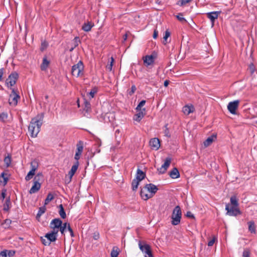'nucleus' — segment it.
<instances>
[{"instance_id": "f257e3e1", "label": "nucleus", "mask_w": 257, "mask_h": 257, "mask_svg": "<svg viewBox=\"0 0 257 257\" xmlns=\"http://www.w3.org/2000/svg\"><path fill=\"white\" fill-rule=\"evenodd\" d=\"M43 113L39 114L36 117L32 118L28 127L29 132L32 137H36L40 132L43 124Z\"/></svg>"}, {"instance_id": "f03ea898", "label": "nucleus", "mask_w": 257, "mask_h": 257, "mask_svg": "<svg viewBox=\"0 0 257 257\" xmlns=\"http://www.w3.org/2000/svg\"><path fill=\"white\" fill-rule=\"evenodd\" d=\"M158 190V188L155 185L152 183L147 184L144 189H141L140 195L143 199L147 200L153 197Z\"/></svg>"}, {"instance_id": "7ed1b4c3", "label": "nucleus", "mask_w": 257, "mask_h": 257, "mask_svg": "<svg viewBox=\"0 0 257 257\" xmlns=\"http://www.w3.org/2000/svg\"><path fill=\"white\" fill-rule=\"evenodd\" d=\"M42 173H38L34 177L33 180V185L29 190L30 194H33L37 192L41 188V183L39 182L43 178Z\"/></svg>"}, {"instance_id": "20e7f679", "label": "nucleus", "mask_w": 257, "mask_h": 257, "mask_svg": "<svg viewBox=\"0 0 257 257\" xmlns=\"http://www.w3.org/2000/svg\"><path fill=\"white\" fill-rule=\"evenodd\" d=\"M182 217V212L179 206H176L172 212L171 216V223L173 225H177L180 223Z\"/></svg>"}, {"instance_id": "39448f33", "label": "nucleus", "mask_w": 257, "mask_h": 257, "mask_svg": "<svg viewBox=\"0 0 257 257\" xmlns=\"http://www.w3.org/2000/svg\"><path fill=\"white\" fill-rule=\"evenodd\" d=\"M84 65L81 61L72 67L71 74L77 77L83 75Z\"/></svg>"}, {"instance_id": "423d86ee", "label": "nucleus", "mask_w": 257, "mask_h": 257, "mask_svg": "<svg viewBox=\"0 0 257 257\" xmlns=\"http://www.w3.org/2000/svg\"><path fill=\"white\" fill-rule=\"evenodd\" d=\"M139 246L141 250L145 253V257H154L150 245L139 241Z\"/></svg>"}, {"instance_id": "0eeeda50", "label": "nucleus", "mask_w": 257, "mask_h": 257, "mask_svg": "<svg viewBox=\"0 0 257 257\" xmlns=\"http://www.w3.org/2000/svg\"><path fill=\"white\" fill-rule=\"evenodd\" d=\"M225 210L227 211L226 214L229 216H237L240 214L241 212L237 207H230L229 204H226L225 205Z\"/></svg>"}, {"instance_id": "6e6552de", "label": "nucleus", "mask_w": 257, "mask_h": 257, "mask_svg": "<svg viewBox=\"0 0 257 257\" xmlns=\"http://www.w3.org/2000/svg\"><path fill=\"white\" fill-rule=\"evenodd\" d=\"M18 77L19 75L17 72H14L12 73L6 80V84H7L8 86L9 85L10 86H14L16 84Z\"/></svg>"}, {"instance_id": "1a4fd4ad", "label": "nucleus", "mask_w": 257, "mask_h": 257, "mask_svg": "<svg viewBox=\"0 0 257 257\" xmlns=\"http://www.w3.org/2000/svg\"><path fill=\"white\" fill-rule=\"evenodd\" d=\"M20 98V96L17 93L14 89H12V93L10 94L9 103L11 105L16 106L18 104V100Z\"/></svg>"}, {"instance_id": "9d476101", "label": "nucleus", "mask_w": 257, "mask_h": 257, "mask_svg": "<svg viewBox=\"0 0 257 257\" xmlns=\"http://www.w3.org/2000/svg\"><path fill=\"white\" fill-rule=\"evenodd\" d=\"M239 100H236L230 102L227 105V109L232 114H236V110L238 107Z\"/></svg>"}, {"instance_id": "9b49d317", "label": "nucleus", "mask_w": 257, "mask_h": 257, "mask_svg": "<svg viewBox=\"0 0 257 257\" xmlns=\"http://www.w3.org/2000/svg\"><path fill=\"white\" fill-rule=\"evenodd\" d=\"M171 162V159L169 157L165 159L164 163L162 165V166L158 169V171H159L160 174H164L166 172L168 168L169 167Z\"/></svg>"}, {"instance_id": "f8f14e48", "label": "nucleus", "mask_w": 257, "mask_h": 257, "mask_svg": "<svg viewBox=\"0 0 257 257\" xmlns=\"http://www.w3.org/2000/svg\"><path fill=\"white\" fill-rule=\"evenodd\" d=\"M221 13V11H214L206 14L207 18L210 20L212 23V26L214 25L215 20L218 18Z\"/></svg>"}, {"instance_id": "ddd939ff", "label": "nucleus", "mask_w": 257, "mask_h": 257, "mask_svg": "<svg viewBox=\"0 0 257 257\" xmlns=\"http://www.w3.org/2000/svg\"><path fill=\"white\" fill-rule=\"evenodd\" d=\"M150 145L152 149L157 150L160 147V141L158 138L152 139L150 141Z\"/></svg>"}, {"instance_id": "4468645a", "label": "nucleus", "mask_w": 257, "mask_h": 257, "mask_svg": "<svg viewBox=\"0 0 257 257\" xmlns=\"http://www.w3.org/2000/svg\"><path fill=\"white\" fill-rule=\"evenodd\" d=\"M62 221L60 218H55L53 219L50 224V228H59L62 224Z\"/></svg>"}, {"instance_id": "2eb2a0df", "label": "nucleus", "mask_w": 257, "mask_h": 257, "mask_svg": "<svg viewBox=\"0 0 257 257\" xmlns=\"http://www.w3.org/2000/svg\"><path fill=\"white\" fill-rule=\"evenodd\" d=\"M146 114V109L143 108L142 110L139 112L135 115L134 119L138 122H140Z\"/></svg>"}, {"instance_id": "dca6fc26", "label": "nucleus", "mask_w": 257, "mask_h": 257, "mask_svg": "<svg viewBox=\"0 0 257 257\" xmlns=\"http://www.w3.org/2000/svg\"><path fill=\"white\" fill-rule=\"evenodd\" d=\"M45 237L47 238V239L48 240L49 242H54L56 241L57 239V236L56 235V233L54 232H48L46 233L45 235Z\"/></svg>"}, {"instance_id": "f3484780", "label": "nucleus", "mask_w": 257, "mask_h": 257, "mask_svg": "<svg viewBox=\"0 0 257 257\" xmlns=\"http://www.w3.org/2000/svg\"><path fill=\"white\" fill-rule=\"evenodd\" d=\"M79 166V162L76 161L74 165L72 166L71 170L68 172V176L72 177L76 172Z\"/></svg>"}, {"instance_id": "a211bd4d", "label": "nucleus", "mask_w": 257, "mask_h": 257, "mask_svg": "<svg viewBox=\"0 0 257 257\" xmlns=\"http://www.w3.org/2000/svg\"><path fill=\"white\" fill-rule=\"evenodd\" d=\"M194 110V106L191 105L190 106H189L188 105H186L184 106L182 108V111L185 114L188 115L190 113L193 112Z\"/></svg>"}, {"instance_id": "6ab92c4d", "label": "nucleus", "mask_w": 257, "mask_h": 257, "mask_svg": "<svg viewBox=\"0 0 257 257\" xmlns=\"http://www.w3.org/2000/svg\"><path fill=\"white\" fill-rule=\"evenodd\" d=\"M170 177L172 179H177L180 177V173L177 168H174L169 173Z\"/></svg>"}, {"instance_id": "aec40b11", "label": "nucleus", "mask_w": 257, "mask_h": 257, "mask_svg": "<svg viewBox=\"0 0 257 257\" xmlns=\"http://www.w3.org/2000/svg\"><path fill=\"white\" fill-rule=\"evenodd\" d=\"M146 177V174L145 172H144L142 170H141L140 169H138L136 175V178L138 180L141 181L142 180H143Z\"/></svg>"}, {"instance_id": "412c9836", "label": "nucleus", "mask_w": 257, "mask_h": 257, "mask_svg": "<svg viewBox=\"0 0 257 257\" xmlns=\"http://www.w3.org/2000/svg\"><path fill=\"white\" fill-rule=\"evenodd\" d=\"M144 62L147 66L150 65L154 63V57L152 55H147L144 59Z\"/></svg>"}, {"instance_id": "4be33fe9", "label": "nucleus", "mask_w": 257, "mask_h": 257, "mask_svg": "<svg viewBox=\"0 0 257 257\" xmlns=\"http://www.w3.org/2000/svg\"><path fill=\"white\" fill-rule=\"evenodd\" d=\"M248 230L251 233H256V226L253 221H250L247 222Z\"/></svg>"}, {"instance_id": "5701e85b", "label": "nucleus", "mask_w": 257, "mask_h": 257, "mask_svg": "<svg viewBox=\"0 0 257 257\" xmlns=\"http://www.w3.org/2000/svg\"><path fill=\"white\" fill-rule=\"evenodd\" d=\"M50 64V61H48L46 57H45L43 59L42 63L41 65V69L42 71L46 70L48 68L49 65Z\"/></svg>"}, {"instance_id": "b1692460", "label": "nucleus", "mask_w": 257, "mask_h": 257, "mask_svg": "<svg viewBox=\"0 0 257 257\" xmlns=\"http://www.w3.org/2000/svg\"><path fill=\"white\" fill-rule=\"evenodd\" d=\"M93 24L91 22H88L84 23L82 27V29L85 32H89L91 30Z\"/></svg>"}, {"instance_id": "393cba45", "label": "nucleus", "mask_w": 257, "mask_h": 257, "mask_svg": "<svg viewBox=\"0 0 257 257\" xmlns=\"http://www.w3.org/2000/svg\"><path fill=\"white\" fill-rule=\"evenodd\" d=\"M11 202L10 200V197H9L8 198H6V201L5 203L4 204V208L3 210L5 211H8L11 208Z\"/></svg>"}, {"instance_id": "a878e982", "label": "nucleus", "mask_w": 257, "mask_h": 257, "mask_svg": "<svg viewBox=\"0 0 257 257\" xmlns=\"http://www.w3.org/2000/svg\"><path fill=\"white\" fill-rule=\"evenodd\" d=\"M214 138H216L215 135H212L209 137L204 142V145L205 147H208L210 146L213 141Z\"/></svg>"}, {"instance_id": "bb28decb", "label": "nucleus", "mask_w": 257, "mask_h": 257, "mask_svg": "<svg viewBox=\"0 0 257 257\" xmlns=\"http://www.w3.org/2000/svg\"><path fill=\"white\" fill-rule=\"evenodd\" d=\"M77 149H76V153H78V154L81 155L83 150V142L80 141L77 143Z\"/></svg>"}, {"instance_id": "cd10ccee", "label": "nucleus", "mask_w": 257, "mask_h": 257, "mask_svg": "<svg viewBox=\"0 0 257 257\" xmlns=\"http://www.w3.org/2000/svg\"><path fill=\"white\" fill-rule=\"evenodd\" d=\"M58 208L59 209V214L61 217L63 219H65L66 217V214L65 211L64 210L63 206L62 204H60L58 206Z\"/></svg>"}, {"instance_id": "c85d7f7f", "label": "nucleus", "mask_w": 257, "mask_h": 257, "mask_svg": "<svg viewBox=\"0 0 257 257\" xmlns=\"http://www.w3.org/2000/svg\"><path fill=\"white\" fill-rule=\"evenodd\" d=\"M170 35H171L170 32L168 30H167L165 31V35H164V36L163 37V43L164 45H166V44H167V43H169L170 42V40H169V41H168V39L169 38V37H170Z\"/></svg>"}, {"instance_id": "c756f323", "label": "nucleus", "mask_w": 257, "mask_h": 257, "mask_svg": "<svg viewBox=\"0 0 257 257\" xmlns=\"http://www.w3.org/2000/svg\"><path fill=\"white\" fill-rule=\"evenodd\" d=\"M140 181L136 179H134L133 180L132 182V188L133 191H136L138 189V186L140 184Z\"/></svg>"}, {"instance_id": "7c9ffc66", "label": "nucleus", "mask_w": 257, "mask_h": 257, "mask_svg": "<svg viewBox=\"0 0 257 257\" xmlns=\"http://www.w3.org/2000/svg\"><path fill=\"white\" fill-rule=\"evenodd\" d=\"M46 210V208L45 206V205L40 207L39 209L38 212L37 214V215H36L37 219H38L39 218H40L41 217V216L43 213H44L45 212Z\"/></svg>"}, {"instance_id": "2f4dec72", "label": "nucleus", "mask_w": 257, "mask_h": 257, "mask_svg": "<svg viewBox=\"0 0 257 257\" xmlns=\"http://www.w3.org/2000/svg\"><path fill=\"white\" fill-rule=\"evenodd\" d=\"M230 203H231V204L232 205V206H234V207H238V200L235 196H232L231 197Z\"/></svg>"}, {"instance_id": "473e14b6", "label": "nucleus", "mask_w": 257, "mask_h": 257, "mask_svg": "<svg viewBox=\"0 0 257 257\" xmlns=\"http://www.w3.org/2000/svg\"><path fill=\"white\" fill-rule=\"evenodd\" d=\"M2 178H3L4 180V181H3L4 185H6L8 181V180H9V178L7 177V174H6L4 172H2L0 176V181L1 182H2V181L1 180Z\"/></svg>"}, {"instance_id": "72a5a7b5", "label": "nucleus", "mask_w": 257, "mask_h": 257, "mask_svg": "<svg viewBox=\"0 0 257 257\" xmlns=\"http://www.w3.org/2000/svg\"><path fill=\"white\" fill-rule=\"evenodd\" d=\"M119 254L118 248L116 246H114L111 251L110 256L111 257H117Z\"/></svg>"}, {"instance_id": "f704fd0d", "label": "nucleus", "mask_w": 257, "mask_h": 257, "mask_svg": "<svg viewBox=\"0 0 257 257\" xmlns=\"http://www.w3.org/2000/svg\"><path fill=\"white\" fill-rule=\"evenodd\" d=\"M12 223V220L10 219H6L5 220L4 222L2 224L3 225L4 228L5 229L10 228L11 226V224Z\"/></svg>"}, {"instance_id": "c9c22d12", "label": "nucleus", "mask_w": 257, "mask_h": 257, "mask_svg": "<svg viewBox=\"0 0 257 257\" xmlns=\"http://www.w3.org/2000/svg\"><path fill=\"white\" fill-rule=\"evenodd\" d=\"M53 199V195L51 193H49L47 195L46 198L45 200L44 205L45 206L46 205H47Z\"/></svg>"}, {"instance_id": "e433bc0d", "label": "nucleus", "mask_w": 257, "mask_h": 257, "mask_svg": "<svg viewBox=\"0 0 257 257\" xmlns=\"http://www.w3.org/2000/svg\"><path fill=\"white\" fill-rule=\"evenodd\" d=\"M84 110L86 112H88L91 110V104L89 102L85 100L84 101Z\"/></svg>"}, {"instance_id": "4c0bfd02", "label": "nucleus", "mask_w": 257, "mask_h": 257, "mask_svg": "<svg viewBox=\"0 0 257 257\" xmlns=\"http://www.w3.org/2000/svg\"><path fill=\"white\" fill-rule=\"evenodd\" d=\"M8 115L7 113L3 112L0 114V120L3 122H5L8 118Z\"/></svg>"}, {"instance_id": "58836bf2", "label": "nucleus", "mask_w": 257, "mask_h": 257, "mask_svg": "<svg viewBox=\"0 0 257 257\" xmlns=\"http://www.w3.org/2000/svg\"><path fill=\"white\" fill-rule=\"evenodd\" d=\"M48 43L46 41L41 42L40 50L41 51H44L48 47Z\"/></svg>"}, {"instance_id": "ea45409f", "label": "nucleus", "mask_w": 257, "mask_h": 257, "mask_svg": "<svg viewBox=\"0 0 257 257\" xmlns=\"http://www.w3.org/2000/svg\"><path fill=\"white\" fill-rule=\"evenodd\" d=\"M35 175V173H34L33 172L31 171V170L29 172V173H28V174L27 175V176H26L25 177V180L27 181H29L30 180H31L33 176Z\"/></svg>"}, {"instance_id": "a19ab883", "label": "nucleus", "mask_w": 257, "mask_h": 257, "mask_svg": "<svg viewBox=\"0 0 257 257\" xmlns=\"http://www.w3.org/2000/svg\"><path fill=\"white\" fill-rule=\"evenodd\" d=\"M98 90V88L97 87H93L90 92L89 93V95L91 96V98H93L94 96V94L97 93Z\"/></svg>"}, {"instance_id": "79ce46f5", "label": "nucleus", "mask_w": 257, "mask_h": 257, "mask_svg": "<svg viewBox=\"0 0 257 257\" xmlns=\"http://www.w3.org/2000/svg\"><path fill=\"white\" fill-rule=\"evenodd\" d=\"M31 171L35 173L36 170L37 169L38 165L36 162H32L31 163Z\"/></svg>"}, {"instance_id": "37998d69", "label": "nucleus", "mask_w": 257, "mask_h": 257, "mask_svg": "<svg viewBox=\"0 0 257 257\" xmlns=\"http://www.w3.org/2000/svg\"><path fill=\"white\" fill-rule=\"evenodd\" d=\"M255 70V66L253 63L249 64L248 66V70L251 75L253 74Z\"/></svg>"}, {"instance_id": "c03bdc74", "label": "nucleus", "mask_w": 257, "mask_h": 257, "mask_svg": "<svg viewBox=\"0 0 257 257\" xmlns=\"http://www.w3.org/2000/svg\"><path fill=\"white\" fill-rule=\"evenodd\" d=\"M81 43V41L78 37H75L73 39V44L74 47L78 46L79 44Z\"/></svg>"}, {"instance_id": "a18cd8bd", "label": "nucleus", "mask_w": 257, "mask_h": 257, "mask_svg": "<svg viewBox=\"0 0 257 257\" xmlns=\"http://www.w3.org/2000/svg\"><path fill=\"white\" fill-rule=\"evenodd\" d=\"M168 124H166L165 126V129L164 131V134L165 136L170 138L171 137V135L170 134L168 128L167 127Z\"/></svg>"}, {"instance_id": "49530a36", "label": "nucleus", "mask_w": 257, "mask_h": 257, "mask_svg": "<svg viewBox=\"0 0 257 257\" xmlns=\"http://www.w3.org/2000/svg\"><path fill=\"white\" fill-rule=\"evenodd\" d=\"M177 19L180 21L181 22H186V20L183 17V14L180 13L178 15L176 16Z\"/></svg>"}, {"instance_id": "de8ad7c7", "label": "nucleus", "mask_w": 257, "mask_h": 257, "mask_svg": "<svg viewBox=\"0 0 257 257\" xmlns=\"http://www.w3.org/2000/svg\"><path fill=\"white\" fill-rule=\"evenodd\" d=\"M250 253L249 250L246 248L244 250L242 253V256L243 257H250Z\"/></svg>"}, {"instance_id": "09e8293b", "label": "nucleus", "mask_w": 257, "mask_h": 257, "mask_svg": "<svg viewBox=\"0 0 257 257\" xmlns=\"http://www.w3.org/2000/svg\"><path fill=\"white\" fill-rule=\"evenodd\" d=\"M192 0H181L178 2L177 4L181 6H182L183 5H185L187 3H189Z\"/></svg>"}, {"instance_id": "8fccbe9b", "label": "nucleus", "mask_w": 257, "mask_h": 257, "mask_svg": "<svg viewBox=\"0 0 257 257\" xmlns=\"http://www.w3.org/2000/svg\"><path fill=\"white\" fill-rule=\"evenodd\" d=\"M4 162L7 166H9L11 163V157L9 156L5 157L4 159Z\"/></svg>"}, {"instance_id": "3c124183", "label": "nucleus", "mask_w": 257, "mask_h": 257, "mask_svg": "<svg viewBox=\"0 0 257 257\" xmlns=\"http://www.w3.org/2000/svg\"><path fill=\"white\" fill-rule=\"evenodd\" d=\"M136 89L137 88L136 86L135 85H132L131 87V91L128 92V94L131 96L134 93Z\"/></svg>"}, {"instance_id": "603ef678", "label": "nucleus", "mask_w": 257, "mask_h": 257, "mask_svg": "<svg viewBox=\"0 0 257 257\" xmlns=\"http://www.w3.org/2000/svg\"><path fill=\"white\" fill-rule=\"evenodd\" d=\"M67 229H68V230L70 232L71 236L74 237V232H73L72 229L70 227L69 223L68 224Z\"/></svg>"}, {"instance_id": "864d4df0", "label": "nucleus", "mask_w": 257, "mask_h": 257, "mask_svg": "<svg viewBox=\"0 0 257 257\" xmlns=\"http://www.w3.org/2000/svg\"><path fill=\"white\" fill-rule=\"evenodd\" d=\"M93 238L94 240H98L99 238V233L98 232H95L93 234Z\"/></svg>"}, {"instance_id": "5fc2aeb1", "label": "nucleus", "mask_w": 257, "mask_h": 257, "mask_svg": "<svg viewBox=\"0 0 257 257\" xmlns=\"http://www.w3.org/2000/svg\"><path fill=\"white\" fill-rule=\"evenodd\" d=\"M41 241L45 245H49L50 244V242H49L48 240L47 241L45 238H41Z\"/></svg>"}, {"instance_id": "6e6d98bb", "label": "nucleus", "mask_w": 257, "mask_h": 257, "mask_svg": "<svg viewBox=\"0 0 257 257\" xmlns=\"http://www.w3.org/2000/svg\"><path fill=\"white\" fill-rule=\"evenodd\" d=\"M7 250H4L0 252V256L2 257H7Z\"/></svg>"}, {"instance_id": "4d7b16f0", "label": "nucleus", "mask_w": 257, "mask_h": 257, "mask_svg": "<svg viewBox=\"0 0 257 257\" xmlns=\"http://www.w3.org/2000/svg\"><path fill=\"white\" fill-rule=\"evenodd\" d=\"M111 61L110 62V65H108L107 66V69H108L109 71H111V70H112V64H113V62L114 61V59H113V57H111Z\"/></svg>"}, {"instance_id": "13d9d810", "label": "nucleus", "mask_w": 257, "mask_h": 257, "mask_svg": "<svg viewBox=\"0 0 257 257\" xmlns=\"http://www.w3.org/2000/svg\"><path fill=\"white\" fill-rule=\"evenodd\" d=\"M186 216L189 218H195L194 215L190 211H187Z\"/></svg>"}, {"instance_id": "bf43d9fd", "label": "nucleus", "mask_w": 257, "mask_h": 257, "mask_svg": "<svg viewBox=\"0 0 257 257\" xmlns=\"http://www.w3.org/2000/svg\"><path fill=\"white\" fill-rule=\"evenodd\" d=\"M72 177H70L69 176H68V177L67 176H66L65 177V183L66 184H69V183H70L71 181V180H72Z\"/></svg>"}, {"instance_id": "052dcab7", "label": "nucleus", "mask_w": 257, "mask_h": 257, "mask_svg": "<svg viewBox=\"0 0 257 257\" xmlns=\"http://www.w3.org/2000/svg\"><path fill=\"white\" fill-rule=\"evenodd\" d=\"M215 238L214 237L212 239H211L208 242V245L209 246H212L213 244L215 242Z\"/></svg>"}, {"instance_id": "680f3d73", "label": "nucleus", "mask_w": 257, "mask_h": 257, "mask_svg": "<svg viewBox=\"0 0 257 257\" xmlns=\"http://www.w3.org/2000/svg\"><path fill=\"white\" fill-rule=\"evenodd\" d=\"M8 252L7 253V255L9 256V257H12L13 256V255H14V254H15V251H14V250H9L8 251Z\"/></svg>"}, {"instance_id": "e2e57ef3", "label": "nucleus", "mask_w": 257, "mask_h": 257, "mask_svg": "<svg viewBox=\"0 0 257 257\" xmlns=\"http://www.w3.org/2000/svg\"><path fill=\"white\" fill-rule=\"evenodd\" d=\"M158 32L156 29H155L154 31V34H153V38L156 39L158 37Z\"/></svg>"}, {"instance_id": "0e129e2a", "label": "nucleus", "mask_w": 257, "mask_h": 257, "mask_svg": "<svg viewBox=\"0 0 257 257\" xmlns=\"http://www.w3.org/2000/svg\"><path fill=\"white\" fill-rule=\"evenodd\" d=\"M81 155L78 154V153H76L74 156L75 160H76V161H78Z\"/></svg>"}, {"instance_id": "69168bd1", "label": "nucleus", "mask_w": 257, "mask_h": 257, "mask_svg": "<svg viewBox=\"0 0 257 257\" xmlns=\"http://www.w3.org/2000/svg\"><path fill=\"white\" fill-rule=\"evenodd\" d=\"M4 68L0 69V81L2 80V77L4 74Z\"/></svg>"}, {"instance_id": "338daca9", "label": "nucleus", "mask_w": 257, "mask_h": 257, "mask_svg": "<svg viewBox=\"0 0 257 257\" xmlns=\"http://www.w3.org/2000/svg\"><path fill=\"white\" fill-rule=\"evenodd\" d=\"M51 228L53 229V230L51 231V232L56 233V236H57V234H58V232L59 231V229H57V228Z\"/></svg>"}, {"instance_id": "774afa93", "label": "nucleus", "mask_w": 257, "mask_h": 257, "mask_svg": "<svg viewBox=\"0 0 257 257\" xmlns=\"http://www.w3.org/2000/svg\"><path fill=\"white\" fill-rule=\"evenodd\" d=\"M146 102V100H143L139 103L138 105H140L141 107H143L145 104Z\"/></svg>"}]
</instances>
